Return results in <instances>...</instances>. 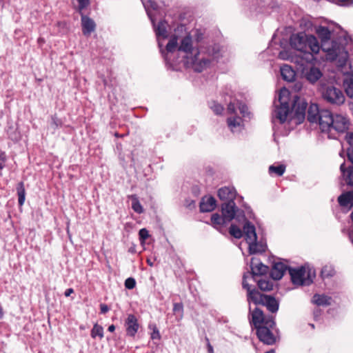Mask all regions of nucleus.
I'll list each match as a JSON object with an SVG mask.
<instances>
[{
	"instance_id": "nucleus-1",
	"label": "nucleus",
	"mask_w": 353,
	"mask_h": 353,
	"mask_svg": "<svg viewBox=\"0 0 353 353\" xmlns=\"http://www.w3.org/2000/svg\"><path fill=\"white\" fill-rule=\"evenodd\" d=\"M248 319L251 327L256 330V334L261 342L268 345L276 343L279 337L274 334H278V329L272 315H265L258 307L252 310L250 305Z\"/></svg>"
},
{
	"instance_id": "nucleus-2",
	"label": "nucleus",
	"mask_w": 353,
	"mask_h": 353,
	"mask_svg": "<svg viewBox=\"0 0 353 353\" xmlns=\"http://www.w3.org/2000/svg\"><path fill=\"white\" fill-rule=\"evenodd\" d=\"M290 43L292 48L299 51V55L306 63L312 62L314 54L319 52L320 45L317 39L312 34H306L304 32L293 34L290 38Z\"/></svg>"
},
{
	"instance_id": "nucleus-3",
	"label": "nucleus",
	"mask_w": 353,
	"mask_h": 353,
	"mask_svg": "<svg viewBox=\"0 0 353 353\" xmlns=\"http://www.w3.org/2000/svg\"><path fill=\"white\" fill-rule=\"evenodd\" d=\"M316 33L321 39L320 49L326 52L327 59L335 61L342 54L345 58L347 57V52L345 50L343 45L336 41L331 40V32L327 27L320 26L316 29Z\"/></svg>"
},
{
	"instance_id": "nucleus-4",
	"label": "nucleus",
	"mask_w": 353,
	"mask_h": 353,
	"mask_svg": "<svg viewBox=\"0 0 353 353\" xmlns=\"http://www.w3.org/2000/svg\"><path fill=\"white\" fill-rule=\"evenodd\" d=\"M290 92L285 88L280 90L278 94L279 105L275 103V110L274 116L278 119L281 123H284L287 119V116L290 112L289 105Z\"/></svg>"
},
{
	"instance_id": "nucleus-5",
	"label": "nucleus",
	"mask_w": 353,
	"mask_h": 353,
	"mask_svg": "<svg viewBox=\"0 0 353 353\" xmlns=\"http://www.w3.org/2000/svg\"><path fill=\"white\" fill-rule=\"evenodd\" d=\"M319 91L322 97L327 102L340 105L345 101V96L343 91L331 84H321Z\"/></svg>"
},
{
	"instance_id": "nucleus-6",
	"label": "nucleus",
	"mask_w": 353,
	"mask_h": 353,
	"mask_svg": "<svg viewBox=\"0 0 353 353\" xmlns=\"http://www.w3.org/2000/svg\"><path fill=\"white\" fill-rule=\"evenodd\" d=\"M221 212L228 223L234 219L238 221L246 220L244 212L236 207L234 201L222 203Z\"/></svg>"
},
{
	"instance_id": "nucleus-7",
	"label": "nucleus",
	"mask_w": 353,
	"mask_h": 353,
	"mask_svg": "<svg viewBox=\"0 0 353 353\" xmlns=\"http://www.w3.org/2000/svg\"><path fill=\"white\" fill-rule=\"evenodd\" d=\"M291 281L293 284L299 285H310L313 282V277L308 274L307 277L305 278V269L301 266L299 268H288Z\"/></svg>"
},
{
	"instance_id": "nucleus-8",
	"label": "nucleus",
	"mask_w": 353,
	"mask_h": 353,
	"mask_svg": "<svg viewBox=\"0 0 353 353\" xmlns=\"http://www.w3.org/2000/svg\"><path fill=\"white\" fill-rule=\"evenodd\" d=\"M242 287L247 290V301L249 304L252 302L254 304L262 305L263 298L267 294H261L256 288H251V285L246 281V274H243Z\"/></svg>"
},
{
	"instance_id": "nucleus-9",
	"label": "nucleus",
	"mask_w": 353,
	"mask_h": 353,
	"mask_svg": "<svg viewBox=\"0 0 353 353\" xmlns=\"http://www.w3.org/2000/svg\"><path fill=\"white\" fill-rule=\"evenodd\" d=\"M334 114L328 110H321L320 114L317 117L320 128L322 132H330L332 131V124H333Z\"/></svg>"
},
{
	"instance_id": "nucleus-10",
	"label": "nucleus",
	"mask_w": 353,
	"mask_h": 353,
	"mask_svg": "<svg viewBox=\"0 0 353 353\" xmlns=\"http://www.w3.org/2000/svg\"><path fill=\"white\" fill-rule=\"evenodd\" d=\"M307 107V103L304 99L301 98L298 95L293 97V102L292 103V111L294 112V116L299 119L303 120L305 116V111Z\"/></svg>"
},
{
	"instance_id": "nucleus-11",
	"label": "nucleus",
	"mask_w": 353,
	"mask_h": 353,
	"mask_svg": "<svg viewBox=\"0 0 353 353\" xmlns=\"http://www.w3.org/2000/svg\"><path fill=\"white\" fill-rule=\"evenodd\" d=\"M250 268L251 272H247L244 274H246V278L248 275H252L254 281H256V276L266 274L269 270L268 266L264 265L259 259L255 258H252Z\"/></svg>"
},
{
	"instance_id": "nucleus-12",
	"label": "nucleus",
	"mask_w": 353,
	"mask_h": 353,
	"mask_svg": "<svg viewBox=\"0 0 353 353\" xmlns=\"http://www.w3.org/2000/svg\"><path fill=\"white\" fill-rule=\"evenodd\" d=\"M350 125L348 119L342 114H334L333 124H332V130H334L338 132H346Z\"/></svg>"
},
{
	"instance_id": "nucleus-13",
	"label": "nucleus",
	"mask_w": 353,
	"mask_h": 353,
	"mask_svg": "<svg viewBox=\"0 0 353 353\" xmlns=\"http://www.w3.org/2000/svg\"><path fill=\"white\" fill-rule=\"evenodd\" d=\"M79 3L77 7H75L77 12L81 17L82 31L84 35L88 34V15L83 12V9L88 5V0H77Z\"/></svg>"
},
{
	"instance_id": "nucleus-14",
	"label": "nucleus",
	"mask_w": 353,
	"mask_h": 353,
	"mask_svg": "<svg viewBox=\"0 0 353 353\" xmlns=\"http://www.w3.org/2000/svg\"><path fill=\"white\" fill-rule=\"evenodd\" d=\"M125 327L127 335L132 337L136 335L139 328V325L135 315L132 314L128 315L125 321Z\"/></svg>"
},
{
	"instance_id": "nucleus-15",
	"label": "nucleus",
	"mask_w": 353,
	"mask_h": 353,
	"mask_svg": "<svg viewBox=\"0 0 353 353\" xmlns=\"http://www.w3.org/2000/svg\"><path fill=\"white\" fill-rule=\"evenodd\" d=\"M148 17H150L151 22L153 25L157 39H159V38L160 37H161L163 39L168 38V30H167V27L168 26V22L165 19H163V20H161L157 25H156L155 20L152 17L151 14L148 13ZM159 41V40H158V41Z\"/></svg>"
},
{
	"instance_id": "nucleus-16",
	"label": "nucleus",
	"mask_w": 353,
	"mask_h": 353,
	"mask_svg": "<svg viewBox=\"0 0 353 353\" xmlns=\"http://www.w3.org/2000/svg\"><path fill=\"white\" fill-rule=\"evenodd\" d=\"M158 45H159V47L160 48L161 52L162 55L164 57L165 61L167 63H168L169 60H170L169 54L173 53L178 48V39H177V37L173 36L170 39V41H168V44L166 45V47H165L166 53L162 49L163 45H162V43L159 41H158Z\"/></svg>"
},
{
	"instance_id": "nucleus-17",
	"label": "nucleus",
	"mask_w": 353,
	"mask_h": 353,
	"mask_svg": "<svg viewBox=\"0 0 353 353\" xmlns=\"http://www.w3.org/2000/svg\"><path fill=\"white\" fill-rule=\"evenodd\" d=\"M199 51L196 50L194 55L190 57V63L192 65V68L195 72H201L209 66L210 61L208 59H201V60H199Z\"/></svg>"
},
{
	"instance_id": "nucleus-18",
	"label": "nucleus",
	"mask_w": 353,
	"mask_h": 353,
	"mask_svg": "<svg viewBox=\"0 0 353 353\" xmlns=\"http://www.w3.org/2000/svg\"><path fill=\"white\" fill-rule=\"evenodd\" d=\"M217 194L220 200L230 202L235 200L236 192L233 187L225 186L218 190Z\"/></svg>"
},
{
	"instance_id": "nucleus-19",
	"label": "nucleus",
	"mask_w": 353,
	"mask_h": 353,
	"mask_svg": "<svg viewBox=\"0 0 353 353\" xmlns=\"http://www.w3.org/2000/svg\"><path fill=\"white\" fill-rule=\"evenodd\" d=\"M303 74L310 83H315L323 75L321 71L314 66L303 68Z\"/></svg>"
},
{
	"instance_id": "nucleus-20",
	"label": "nucleus",
	"mask_w": 353,
	"mask_h": 353,
	"mask_svg": "<svg viewBox=\"0 0 353 353\" xmlns=\"http://www.w3.org/2000/svg\"><path fill=\"white\" fill-rule=\"evenodd\" d=\"M177 50L179 52H183L186 54L185 58L189 59V55L191 57L194 54V48L192 47V40L190 35L183 37L181 41L180 46H178Z\"/></svg>"
},
{
	"instance_id": "nucleus-21",
	"label": "nucleus",
	"mask_w": 353,
	"mask_h": 353,
	"mask_svg": "<svg viewBox=\"0 0 353 353\" xmlns=\"http://www.w3.org/2000/svg\"><path fill=\"white\" fill-rule=\"evenodd\" d=\"M288 268L289 267L282 262H275L270 271V276L274 280H280Z\"/></svg>"
},
{
	"instance_id": "nucleus-22",
	"label": "nucleus",
	"mask_w": 353,
	"mask_h": 353,
	"mask_svg": "<svg viewBox=\"0 0 353 353\" xmlns=\"http://www.w3.org/2000/svg\"><path fill=\"white\" fill-rule=\"evenodd\" d=\"M245 221L243 226V232L245 234V239L248 244L251 242L256 241L257 236L256 233V229L254 225L251 223L249 221L244 220Z\"/></svg>"
},
{
	"instance_id": "nucleus-23",
	"label": "nucleus",
	"mask_w": 353,
	"mask_h": 353,
	"mask_svg": "<svg viewBox=\"0 0 353 353\" xmlns=\"http://www.w3.org/2000/svg\"><path fill=\"white\" fill-rule=\"evenodd\" d=\"M216 206V199L212 196H205L202 198L199 208L201 212H210L213 211Z\"/></svg>"
},
{
	"instance_id": "nucleus-24",
	"label": "nucleus",
	"mask_w": 353,
	"mask_h": 353,
	"mask_svg": "<svg viewBox=\"0 0 353 353\" xmlns=\"http://www.w3.org/2000/svg\"><path fill=\"white\" fill-rule=\"evenodd\" d=\"M340 206L351 209L353 208V190L342 193L337 199Z\"/></svg>"
},
{
	"instance_id": "nucleus-25",
	"label": "nucleus",
	"mask_w": 353,
	"mask_h": 353,
	"mask_svg": "<svg viewBox=\"0 0 353 353\" xmlns=\"http://www.w3.org/2000/svg\"><path fill=\"white\" fill-rule=\"evenodd\" d=\"M340 171L345 183L351 187H353V166L345 168V163H343L340 166Z\"/></svg>"
},
{
	"instance_id": "nucleus-26",
	"label": "nucleus",
	"mask_w": 353,
	"mask_h": 353,
	"mask_svg": "<svg viewBox=\"0 0 353 353\" xmlns=\"http://www.w3.org/2000/svg\"><path fill=\"white\" fill-rule=\"evenodd\" d=\"M263 306H265L269 312L271 313H276L279 307V301L271 295H266L263 298Z\"/></svg>"
},
{
	"instance_id": "nucleus-27",
	"label": "nucleus",
	"mask_w": 353,
	"mask_h": 353,
	"mask_svg": "<svg viewBox=\"0 0 353 353\" xmlns=\"http://www.w3.org/2000/svg\"><path fill=\"white\" fill-rule=\"evenodd\" d=\"M6 134L10 140H12L14 143H17L21 139V135L20 132L18 130L17 128L14 127L12 123L8 122L7 123V126L5 130Z\"/></svg>"
},
{
	"instance_id": "nucleus-28",
	"label": "nucleus",
	"mask_w": 353,
	"mask_h": 353,
	"mask_svg": "<svg viewBox=\"0 0 353 353\" xmlns=\"http://www.w3.org/2000/svg\"><path fill=\"white\" fill-rule=\"evenodd\" d=\"M281 75L283 80L292 82L295 79L296 73L290 65L284 64L281 67Z\"/></svg>"
},
{
	"instance_id": "nucleus-29",
	"label": "nucleus",
	"mask_w": 353,
	"mask_h": 353,
	"mask_svg": "<svg viewBox=\"0 0 353 353\" xmlns=\"http://www.w3.org/2000/svg\"><path fill=\"white\" fill-rule=\"evenodd\" d=\"M266 248V244L258 243L257 240L248 244L249 252L251 254L265 252Z\"/></svg>"
},
{
	"instance_id": "nucleus-30",
	"label": "nucleus",
	"mask_w": 353,
	"mask_h": 353,
	"mask_svg": "<svg viewBox=\"0 0 353 353\" xmlns=\"http://www.w3.org/2000/svg\"><path fill=\"white\" fill-rule=\"evenodd\" d=\"M320 112L321 110L319 109L316 104H311L307 110V120L310 123H316Z\"/></svg>"
},
{
	"instance_id": "nucleus-31",
	"label": "nucleus",
	"mask_w": 353,
	"mask_h": 353,
	"mask_svg": "<svg viewBox=\"0 0 353 353\" xmlns=\"http://www.w3.org/2000/svg\"><path fill=\"white\" fill-rule=\"evenodd\" d=\"M107 76L101 75V78L105 88H113L117 85V79L113 77L111 71L107 70Z\"/></svg>"
},
{
	"instance_id": "nucleus-32",
	"label": "nucleus",
	"mask_w": 353,
	"mask_h": 353,
	"mask_svg": "<svg viewBox=\"0 0 353 353\" xmlns=\"http://www.w3.org/2000/svg\"><path fill=\"white\" fill-rule=\"evenodd\" d=\"M16 190L18 196V204L19 206H22L26 200V189L23 181L17 183Z\"/></svg>"
},
{
	"instance_id": "nucleus-33",
	"label": "nucleus",
	"mask_w": 353,
	"mask_h": 353,
	"mask_svg": "<svg viewBox=\"0 0 353 353\" xmlns=\"http://www.w3.org/2000/svg\"><path fill=\"white\" fill-rule=\"evenodd\" d=\"M211 223L214 228H218V227L224 225L228 222L226 221V219H225L223 215L221 216L218 213H214L211 216Z\"/></svg>"
},
{
	"instance_id": "nucleus-34",
	"label": "nucleus",
	"mask_w": 353,
	"mask_h": 353,
	"mask_svg": "<svg viewBox=\"0 0 353 353\" xmlns=\"http://www.w3.org/2000/svg\"><path fill=\"white\" fill-rule=\"evenodd\" d=\"M128 198L132 200V210L138 213L141 214L143 212V208L141 204L139 198L137 194H132L128 196Z\"/></svg>"
},
{
	"instance_id": "nucleus-35",
	"label": "nucleus",
	"mask_w": 353,
	"mask_h": 353,
	"mask_svg": "<svg viewBox=\"0 0 353 353\" xmlns=\"http://www.w3.org/2000/svg\"><path fill=\"white\" fill-rule=\"evenodd\" d=\"M330 298L325 295L315 294L313 296V302L317 305H329Z\"/></svg>"
},
{
	"instance_id": "nucleus-36",
	"label": "nucleus",
	"mask_w": 353,
	"mask_h": 353,
	"mask_svg": "<svg viewBox=\"0 0 353 353\" xmlns=\"http://www.w3.org/2000/svg\"><path fill=\"white\" fill-rule=\"evenodd\" d=\"M103 327L101 325L95 323L91 330V336L93 339L99 338V340H101L103 338Z\"/></svg>"
},
{
	"instance_id": "nucleus-37",
	"label": "nucleus",
	"mask_w": 353,
	"mask_h": 353,
	"mask_svg": "<svg viewBox=\"0 0 353 353\" xmlns=\"http://www.w3.org/2000/svg\"><path fill=\"white\" fill-rule=\"evenodd\" d=\"M285 171V165L281 164L279 165H272L268 168L270 174H275L278 176H282Z\"/></svg>"
},
{
	"instance_id": "nucleus-38",
	"label": "nucleus",
	"mask_w": 353,
	"mask_h": 353,
	"mask_svg": "<svg viewBox=\"0 0 353 353\" xmlns=\"http://www.w3.org/2000/svg\"><path fill=\"white\" fill-rule=\"evenodd\" d=\"M257 282V285L259 288L262 291H270L273 288L272 282L269 280L265 279H259L256 281Z\"/></svg>"
},
{
	"instance_id": "nucleus-39",
	"label": "nucleus",
	"mask_w": 353,
	"mask_h": 353,
	"mask_svg": "<svg viewBox=\"0 0 353 353\" xmlns=\"http://www.w3.org/2000/svg\"><path fill=\"white\" fill-rule=\"evenodd\" d=\"M241 119L239 117L228 118L227 120L228 125L232 131L241 125Z\"/></svg>"
},
{
	"instance_id": "nucleus-40",
	"label": "nucleus",
	"mask_w": 353,
	"mask_h": 353,
	"mask_svg": "<svg viewBox=\"0 0 353 353\" xmlns=\"http://www.w3.org/2000/svg\"><path fill=\"white\" fill-rule=\"evenodd\" d=\"M230 234L236 239H240L243 236L242 230L236 225L232 224L229 228Z\"/></svg>"
},
{
	"instance_id": "nucleus-41",
	"label": "nucleus",
	"mask_w": 353,
	"mask_h": 353,
	"mask_svg": "<svg viewBox=\"0 0 353 353\" xmlns=\"http://www.w3.org/2000/svg\"><path fill=\"white\" fill-rule=\"evenodd\" d=\"M335 274V270L331 266H324L321 270V275L323 278L332 277Z\"/></svg>"
},
{
	"instance_id": "nucleus-42",
	"label": "nucleus",
	"mask_w": 353,
	"mask_h": 353,
	"mask_svg": "<svg viewBox=\"0 0 353 353\" xmlns=\"http://www.w3.org/2000/svg\"><path fill=\"white\" fill-rule=\"evenodd\" d=\"M173 312L174 314L179 315L180 318H182L183 314V305L181 302L174 303Z\"/></svg>"
},
{
	"instance_id": "nucleus-43",
	"label": "nucleus",
	"mask_w": 353,
	"mask_h": 353,
	"mask_svg": "<svg viewBox=\"0 0 353 353\" xmlns=\"http://www.w3.org/2000/svg\"><path fill=\"white\" fill-rule=\"evenodd\" d=\"M237 105L240 113L242 114L243 117H245L249 115L250 112H248V106L245 103H241L237 100Z\"/></svg>"
},
{
	"instance_id": "nucleus-44",
	"label": "nucleus",
	"mask_w": 353,
	"mask_h": 353,
	"mask_svg": "<svg viewBox=\"0 0 353 353\" xmlns=\"http://www.w3.org/2000/svg\"><path fill=\"white\" fill-rule=\"evenodd\" d=\"M144 7L146 10L147 14H150L149 11V8H152L153 10H157L158 9V4L156 1L153 0H148L146 3H144Z\"/></svg>"
},
{
	"instance_id": "nucleus-45",
	"label": "nucleus",
	"mask_w": 353,
	"mask_h": 353,
	"mask_svg": "<svg viewBox=\"0 0 353 353\" xmlns=\"http://www.w3.org/2000/svg\"><path fill=\"white\" fill-rule=\"evenodd\" d=\"M149 327L150 329H152V332L151 333L150 338L152 340H154V339L160 340L161 339V334L159 333V330L157 328V325H150Z\"/></svg>"
},
{
	"instance_id": "nucleus-46",
	"label": "nucleus",
	"mask_w": 353,
	"mask_h": 353,
	"mask_svg": "<svg viewBox=\"0 0 353 353\" xmlns=\"http://www.w3.org/2000/svg\"><path fill=\"white\" fill-rule=\"evenodd\" d=\"M345 91L349 97L353 98V75L350 78L349 81L347 82V87Z\"/></svg>"
},
{
	"instance_id": "nucleus-47",
	"label": "nucleus",
	"mask_w": 353,
	"mask_h": 353,
	"mask_svg": "<svg viewBox=\"0 0 353 353\" xmlns=\"http://www.w3.org/2000/svg\"><path fill=\"white\" fill-rule=\"evenodd\" d=\"M210 108L216 115H221L224 110L223 105L216 102H213V105L210 106Z\"/></svg>"
},
{
	"instance_id": "nucleus-48",
	"label": "nucleus",
	"mask_w": 353,
	"mask_h": 353,
	"mask_svg": "<svg viewBox=\"0 0 353 353\" xmlns=\"http://www.w3.org/2000/svg\"><path fill=\"white\" fill-rule=\"evenodd\" d=\"M125 287L128 290H132L136 286V281L132 277H129L125 281Z\"/></svg>"
},
{
	"instance_id": "nucleus-49",
	"label": "nucleus",
	"mask_w": 353,
	"mask_h": 353,
	"mask_svg": "<svg viewBox=\"0 0 353 353\" xmlns=\"http://www.w3.org/2000/svg\"><path fill=\"white\" fill-rule=\"evenodd\" d=\"M52 119V125L54 126L55 128L63 126V121L61 119L58 118L57 114H54L51 117Z\"/></svg>"
},
{
	"instance_id": "nucleus-50",
	"label": "nucleus",
	"mask_w": 353,
	"mask_h": 353,
	"mask_svg": "<svg viewBox=\"0 0 353 353\" xmlns=\"http://www.w3.org/2000/svg\"><path fill=\"white\" fill-rule=\"evenodd\" d=\"M7 161V156L6 152L0 150V170H2L6 167Z\"/></svg>"
},
{
	"instance_id": "nucleus-51",
	"label": "nucleus",
	"mask_w": 353,
	"mask_h": 353,
	"mask_svg": "<svg viewBox=\"0 0 353 353\" xmlns=\"http://www.w3.org/2000/svg\"><path fill=\"white\" fill-rule=\"evenodd\" d=\"M139 235L141 241H145L149 236L148 230L145 228H142L139 230Z\"/></svg>"
},
{
	"instance_id": "nucleus-52",
	"label": "nucleus",
	"mask_w": 353,
	"mask_h": 353,
	"mask_svg": "<svg viewBox=\"0 0 353 353\" xmlns=\"http://www.w3.org/2000/svg\"><path fill=\"white\" fill-rule=\"evenodd\" d=\"M331 1L340 6H350L353 3V0H331Z\"/></svg>"
},
{
	"instance_id": "nucleus-53",
	"label": "nucleus",
	"mask_w": 353,
	"mask_h": 353,
	"mask_svg": "<svg viewBox=\"0 0 353 353\" xmlns=\"http://www.w3.org/2000/svg\"><path fill=\"white\" fill-rule=\"evenodd\" d=\"M345 140L349 145L347 148H353V132H347L345 135Z\"/></svg>"
},
{
	"instance_id": "nucleus-54",
	"label": "nucleus",
	"mask_w": 353,
	"mask_h": 353,
	"mask_svg": "<svg viewBox=\"0 0 353 353\" xmlns=\"http://www.w3.org/2000/svg\"><path fill=\"white\" fill-rule=\"evenodd\" d=\"M236 105L238 106L237 102L236 103H235L234 101V102H230L228 105V112L230 114H234V113H236Z\"/></svg>"
},
{
	"instance_id": "nucleus-55",
	"label": "nucleus",
	"mask_w": 353,
	"mask_h": 353,
	"mask_svg": "<svg viewBox=\"0 0 353 353\" xmlns=\"http://www.w3.org/2000/svg\"><path fill=\"white\" fill-rule=\"evenodd\" d=\"M347 159L352 163L351 166H353V148H347Z\"/></svg>"
},
{
	"instance_id": "nucleus-56",
	"label": "nucleus",
	"mask_w": 353,
	"mask_h": 353,
	"mask_svg": "<svg viewBox=\"0 0 353 353\" xmlns=\"http://www.w3.org/2000/svg\"><path fill=\"white\" fill-rule=\"evenodd\" d=\"M205 341H206V345H207V348H208V353H214L213 347L210 344V340H209V339L207 336H205Z\"/></svg>"
},
{
	"instance_id": "nucleus-57",
	"label": "nucleus",
	"mask_w": 353,
	"mask_h": 353,
	"mask_svg": "<svg viewBox=\"0 0 353 353\" xmlns=\"http://www.w3.org/2000/svg\"><path fill=\"white\" fill-rule=\"evenodd\" d=\"M100 308H101V312L102 314H105V313L108 312L110 310L109 307L105 304H101Z\"/></svg>"
},
{
	"instance_id": "nucleus-58",
	"label": "nucleus",
	"mask_w": 353,
	"mask_h": 353,
	"mask_svg": "<svg viewBox=\"0 0 353 353\" xmlns=\"http://www.w3.org/2000/svg\"><path fill=\"white\" fill-rule=\"evenodd\" d=\"M95 27L94 21L90 18V34L95 30Z\"/></svg>"
},
{
	"instance_id": "nucleus-59",
	"label": "nucleus",
	"mask_w": 353,
	"mask_h": 353,
	"mask_svg": "<svg viewBox=\"0 0 353 353\" xmlns=\"http://www.w3.org/2000/svg\"><path fill=\"white\" fill-rule=\"evenodd\" d=\"M74 293V290L72 288H68L67 289L65 292H64V295L68 297L69 296H70L71 294Z\"/></svg>"
},
{
	"instance_id": "nucleus-60",
	"label": "nucleus",
	"mask_w": 353,
	"mask_h": 353,
	"mask_svg": "<svg viewBox=\"0 0 353 353\" xmlns=\"http://www.w3.org/2000/svg\"><path fill=\"white\" fill-rule=\"evenodd\" d=\"M108 330L110 332H113L115 330V326L113 324L110 325L108 327Z\"/></svg>"
},
{
	"instance_id": "nucleus-61",
	"label": "nucleus",
	"mask_w": 353,
	"mask_h": 353,
	"mask_svg": "<svg viewBox=\"0 0 353 353\" xmlns=\"http://www.w3.org/2000/svg\"><path fill=\"white\" fill-rule=\"evenodd\" d=\"M37 42H38L39 43H43V42H44V39H43V38H41V37H39V38L38 39V40H37Z\"/></svg>"
},
{
	"instance_id": "nucleus-62",
	"label": "nucleus",
	"mask_w": 353,
	"mask_h": 353,
	"mask_svg": "<svg viewBox=\"0 0 353 353\" xmlns=\"http://www.w3.org/2000/svg\"><path fill=\"white\" fill-rule=\"evenodd\" d=\"M264 353H275V350L274 349H271L270 350L267 351L266 352Z\"/></svg>"
},
{
	"instance_id": "nucleus-63",
	"label": "nucleus",
	"mask_w": 353,
	"mask_h": 353,
	"mask_svg": "<svg viewBox=\"0 0 353 353\" xmlns=\"http://www.w3.org/2000/svg\"><path fill=\"white\" fill-rule=\"evenodd\" d=\"M295 88H297L298 90H299L301 89V86L300 84L296 83L295 85Z\"/></svg>"
},
{
	"instance_id": "nucleus-64",
	"label": "nucleus",
	"mask_w": 353,
	"mask_h": 353,
	"mask_svg": "<svg viewBox=\"0 0 353 353\" xmlns=\"http://www.w3.org/2000/svg\"><path fill=\"white\" fill-rule=\"evenodd\" d=\"M350 217H351V219H352V221L353 222V211L350 214Z\"/></svg>"
}]
</instances>
